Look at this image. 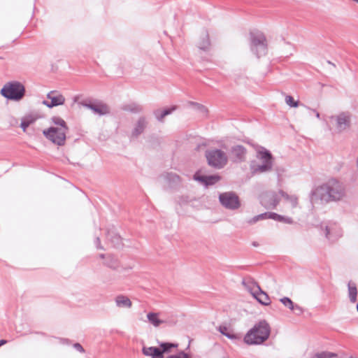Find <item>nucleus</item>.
Here are the masks:
<instances>
[{
    "mask_svg": "<svg viewBox=\"0 0 358 358\" xmlns=\"http://www.w3.org/2000/svg\"><path fill=\"white\" fill-rule=\"evenodd\" d=\"M206 157L210 166L216 169L223 168L228 162L227 154L220 149H210L206 152Z\"/></svg>",
    "mask_w": 358,
    "mask_h": 358,
    "instance_id": "nucleus-6",
    "label": "nucleus"
},
{
    "mask_svg": "<svg viewBox=\"0 0 358 358\" xmlns=\"http://www.w3.org/2000/svg\"><path fill=\"white\" fill-rule=\"evenodd\" d=\"M191 104L196 106L199 108H200L201 109V110H203V112H206V109L203 106H200L197 103H191Z\"/></svg>",
    "mask_w": 358,
    "mask_h": 358,
    "instance_id": "nucleus-43",
    "label": "nucleus"
},
{
    "mask_svg": "<svg viewBox=\"0 0 358 358\" xmlns=\"http://www.w3.org/2000/svg\"><path fill=\"white\" fill-rule=\"evenodd\" d=\"M99 257L101 259H106L104 262V264L109 268L113 269H117L119 267V263L116 258L110 255H103L101 254L99 255Z\"/></svg>",
    "mask_w": 358,
    "mask_h": 358,
    "instance_id": "nucleus-22",
    "label": "nucleus"
},
{
    "mask_svg": "<svg viewBox=\"0 0 358 358\" xmlns=\"http://www.w3.org/2000/svg\"><path fill=\"white\" fill-rule=\"evenodd\" d=\"M282 196L280 191L276 192H266L260 195V202L262 206L266 208H275L279 204Z\"/></svg>",
    "mask_w": 358,
    "mask_h": 358,
    "instance_id": "nucleus-9",
    "label": "nucleus"
},
{
    "mask_svg": "<svg viewBox=\"0 0 358 358\" xmlns=\"http://www.w3.org/2000/svg\"><path fill=\"white\" fill-rule=\"evenodd\" d=\"M280 302L290 310L292 309L294 305L292 301L288 297H283L280 299Z\"/></svg>",
    "mask_w": 358,
    "mask_h": 358,
    "instance_id": "nucleus-35",
    "label": "nucleus"
},
{
    "mask_svg": "<svg viewBox=\"0 0 358 358\" xmlns=\"http://www.w3.org/2000/svg\"><path fill=\"white\" fill-rule=\"evenodd\" d=\"M308 110H310L311 113H315V116L317 117V118H320V113H319L317 110H314V109H311V108H308Z\"/></svg>",
    "mask_w": 358,
    "mask_h": 358,
    "instance_id": "nucleus-42",
    "label": "nucleus"
},
{
    "mask_svg": "<svg viewBox=\"0 0 358 358\" xmlns=\"http://www.w3.org/2000/svg\"><path fill=\"white\" fill-rule=\"evenodd\" d=\"M254 297L262 304L267 306L270 304V298L266 293L263 292L261 288L257 292Z\"/></svg>",
    "mask_w": 358,
    "mask_h": 358,
    "instance_id": "nucleus-26",
    "label": "nucleus"
},
{
    "mask_svg": "<svg viewBox=\"0 0 358 358\" xmlns=\"http://www.w3.org/2000/svg\"><path fill=\"white\" fill-rule=\"evenodd\" d=\"M220 203L229 210H236L241 206L238 196L234 192H228L222 193L219 196Z\"/></svg>",
    "mask_w": 358,
    "mask_h": 358,
    "instance_id": "nucleus-10",
    "label": "nucleus"
},
{
    "mask_svg": "<svg viewBox=\"0 0 358 358\" xmlns=\"http://www.w3.org/2000/svg\"><path fill=\"white\" fill-rule=\"evenodd\" d=\"M266 219H267V214H266V213H262L260 215H256V216L253 217L252 218L249 220L248 221V222L250 224H253L257 222L259 220H266Z\"/></svg>",
    "mask_w": 358,
    "mask_h": 358,
    "instance_id": "nucleus-33",
    "label": "nucleus"
},
{
    "mask_svg": "<svg viewBox=\"0 0 358 358\" xmlns=\"http://www.w3.org/2000/svg\"><path fill=\"white\" fill-rule=\"evenodd\" d=\"M217 330L224 336L231 340H236L239 336L234 332V329L229 325L222 324L218 327Z\"/></svg>",
    "mask_w": 358,
    "mask_h": 358,
    "instance_id": "nucleus-19",
    "label": "nucleus"
},
{
    "mask_svg": "<svg viewBox=\"0 0 358 358\" xmlns=\"http://www.w3.org/2000/svg\"><path fill=\"white\" fill-rule=\"evenodd\" d=\"M291 310H294V311H295V313H296V315H299L302 314V313H303V308H302L300 306H299V305H297V304L294 305V306H293L292 309H291Z\"/></svg>",
    "mask_w": 358,
    "mask_h": 358,
    "instance_id": "nucleus-37",
    "label": "nucleus"
},
{
    "mask_svg": "<svg viewBox=\"0 0 358 358\" xmlns=\"http://www.w3.org/2000/svg\"><path fill=\"white\" fill-rule=\"evenodd\" d=\"M47 99L50 100H43L42 104L49 108L62 106L65 103V97L58 91L52 90L48 93Z\"/></svg>",
    "mask_w": 358,
    "mask_h": 358,
    "instance_id": "nucleus-12",
    "label": "nucleus"
},
{
    "mask_svg": "<svg viewBox=\"0 0 358 358\" xmlns=\"http://www.w3.org/2000/svg\"><path fill=\"white\" fill-rule=\"evenodd\" d=\"M159 180L171 185L178 184L180 182V177L173 173H166L160 176Z\"/></svg>",
    "mask_w": 358,
    "mask_h": 358,
    "instance_id": "nucleus-20",
    "label": "nucleus"
},
{
    "mask_svg": "<svg viewBox=\"0 0 358 358\" xmlns=\"http://www.w3.org/2000/svg\"><path fill=\"white\" fill-rule=\"evenodd\" d=\"M115 302L118 308H130L132 306L131 301L124 295H118L115 299Z\"/></svg>",
    "mask_w": 358,
    "mask_h": 358,
    "instance_id": "nucleus-21",
    "label": "nucleus"
},
{
    "mask_svg": "<svg viewBox=\"0 0 358 358\" xmlns=\"http://www.w3.org/2000/svg\"><path fill=\"white\" fill-rule=\"evenodd\" d=\"M348 296L351 302L355 303L357 301V289L356 284L354 282H348Z\"/></svg>",
    "mask_w": 358,
    "mask_h": 358,
    "instance_id": "nucleus-28",
    "label": "nucleus"
},
{
    "mask_svg": "<svg viewBox=\"0 0 358 358\" xmlns=\"http://www.w3.org/2000/svg\"><path fill=\"white\" fill-rule=\"evenodd\" d=\"M357 310L358 311V303H357Z\"/></svg>",
    "mask_w": 358,
    "mask_h": 358,
    "instance_id": "nucleus-48",
    "label": "nucleus"
},
{
    "mask_svg": "<svg viewBox=\"0 0 358 358\" xmlns=\"http://www.w3.org/2000/svg\"><path fill=\"white\" fill-rule=\"evenodd\" d=\"M129 110L134 113H139L142 110V108L139 106H134L129 108Z\"/></svg>",
    "mask_w": 358,
    "mask_h": 358,
    "instance_id": "nucleus-38",
    "label": "nucleus"
},
{
    "mask_svg": "<svg viewBox=\"0 0 358 358\" xmlns=\"http://www.w3.org/2000/svg\"><path fill=\"white\" fill-rule=\"evenodd\" d=\"M52 121L55 127H51L43 131V135L57 145H63L66 141V133L68 127L65 121L59 117H53Z\"/></svg>",
    "mask_w": 358,
    "mask_h": 358,
    "instance_id": "nucleus-3",
    "label": "nucleus"
},
{
    "mask_svg": "<svg viewBox=\"0 0 358 358\" xmlns=\"http://www.w3.org/2000/svg\"><path fill=\"white\" fill-rule=\"evenodd\" d=\"M246 152V149L243 145H235L229 150V157L234 162H241L245 161Z\"/></svg>",
    "mask_w": 358,
    "mask_h": 358,
    "instance_id": "nucleus-13",
    "label": "nucleus"
},
{
    "mask_svg": "<svg viewBox=\"0 0 358 358\" xmlns=\"http://www.w3.org/2000/svg\"><path fill=\"white\" fill-rule=\"evenodd\" d=\"M166 358H192L189 355L184 352H180L178 354L168 356Z\"/></svg>",
    "mask_w": 358,
    "mask_h": 358,
    "instance_id": "nucleus-36",
    "label": "nucleus"
},
{
    "mask_svg": "<svg viewBox=\"0 0 358 358\" xmlns=\"http://www.w3.org/2000/svg\"><path fill=\"white\" fill-rule=\"evenodd\" d=\"M243 285L245 289L249 291L254 296L257 294V292L259 291L260 287L252 280H243Z\"/></svg>",
    "mask_w": 358,
    "mask_h": 358,
    "instance_id": "nucleus-24",
    "label": "nucleus"
},
{
    "mask_svg": "<svg viewBox=\"0 0 358 358\" xmlns=\"http://www.w3.org/2000/svg\"><path fill=\"white\" fill-rule=\"evenodd\" d=\"M176 107H173L171 108L161 110L157 109L154 111V115L157 120L159 122H162L163 119L168 115L171 114L174 110Z\"/></svg>",
    "mask_w": 358,
    "mask_h": 358,
    "instance_id": "nucleus-25",
    "label": "nucleus"
},
{
    "mask_svg": "<svg viewBox=\"0 0 358 358\" xmlns=\"http://www.w3.org/2000/svg\"><path fill=\"white\" fill-rule=\"evenodd\" d=\"M194 179L205 185L206 186H208L214 185L218 182L220 179V177L217 175L202 176L199 172H196L194 175Z\"/></svg>",
    "mask_w": 358,
    "mask_h": 358,
    "instance_id": "nucleus-16",
    "label": "nucleus"
},
{
    "mask_svg": "<svg viewBox=\"0 0 358 358\" xmlns=\"http://www.w3.org/2000/svg\"><path fill=\"white\" fill-rule=\"evenodd\" d=\"M285 103L291 107H297L299 102L295 101L292 96L287 95L285 97Z\"/></svg>",
    "mask_w": 358,
    "mask_h": 358,
    "instance_id": "nucleus-34",
    "label": "nucleus"
},
{
    "mask_svg": "<svg viewBox=\"0 0 358 358\" xmlns=\"http://www.w3.org/2000/svg\"><path fill=\"white\" fill-rule=\"evenodd\" d=\"M36 120V117L33 115H28L24 116L22 119V122L20 124V127L24 131H25L27 129V127L34 123Z\"/></svg>",
    "mask_w": 358,
    "mask_h": 358,
    "instance_id": "nucleus-29",
    "label": "nucleus"
},
{
    "mask_svg": "<svg viewBox=\"0 0 358 358\" xmlns=\"http://www.w3.org/2000/svg\"><path fill=\"white\" fill-rule=\"evenodd\" d=\"M192 199L187 195H182V196H180L177 199V203L182 206H185V205H187L188 203H189V202L192 201Z\"/></svg>",
    "mask_w": 358,
    "mask_h": 358,
    "instance_id": "nucleus-32",
    "label": "nucleus"
},
{
    "mask_svg": "<svg viewBox=\"0 0 358 358\" xmlns=\"http://www.w3.org/2000/svg\"><path fill=\"white\" fill-rule=\"evenodd\" d=\"M271 328L266 320H261L250 329L244 336V342L250 345H260L269 337Z\"/></svg>",
    "mask_w": 358,
    "mask_h": 358,
    "instance_id": "nucleus-2",
    "label": "nucleus"
},
{
    "mask_svg": "<svg viewBox=\"0 0 358 358\" xmlns=\"http://www.w3.org/2000/svg\"><path fill=\"white\" fill-rule=\"evenodd\" d=\"M336 357V355L329 352H321L314 354L310 358H332Z\"/></svg>",
    "mask_w": 358,
    "mask_h": 358,
    "instance_id": "nucleus-31",
    "label": "nucleus"
},
{
    "mask_svg": "<svg viewBox=\"0 0 358 358\" xmlns=\"http://www.w3.org/2000/svg\"><path fill=\"white\" fill-rule=\"evenodd\" d=\"M83 106L92 110L94 113L99 115H105L109 112L108 108L106 105L102 103H87L86 102L82 101L79 103Z\"/></svg>",
    "mask_w": 358,
    "mask_h": 358,
    "instance_id": "nucleus-17",
    "label": "nucleus"
},
{
    "mask_svg": "<svg viewBox=\"0 0 358 358\" xmlns=\"http://www.w3.org/2000/svg\"><path fill=\"white\" fill-rule=\"evenodd\" d=\"M257 159L261 164L254 161L250 164V170L253 174H259L270 171L272 169L273 162L271 152L264 148L260 147L257 150Z\"/></svg>",
    "mask_w": 358,
    "mask_h": 358,
    "instance_id": "nucleus-4",
    "label": "nucleus"
},
{
    "mask_svg": "<svg viewBox=\"0 0 358 358\" xmlns=\"http://www.w3.org/2000/svg\"><path fill=\"white\" fill-rule=\"evenodd\" d=\"M133 266H129L128 268L127 267H124L122 269L123 271H128V270H131L132 269Z\"/></svg>",
    "mask_w": 358,
    "mask_h": 358,
    "instance_id": "nucleus-45",
    "label": "nucleus"
},
{
    "mask_svg": "<svg viewBox=\"0 0 358 358\" xmlns=\"http://www.w3.org/2000/svg\"><path fill=\"white\" fill-rule=\"evenodd\" d=\"M107 238L110 241L115 245H117L120 243V237L114 231H108Z\"/></svg>",
    "mask_w": 358,
    "mask_h": 358,
    "instance_id": "nucleus-30",
    "label": "nucleus"
},
{
    "mask_svg": "<svg viewBox=\"0 0 358 358\" xmlns=\"http://www.w3.org/2000/svg\"><path fill=\"white\" fill-rule=\"evenodd\" d=\"M178 347L177 344L171 343H162L159 348L145 347L142 349L144 355L151 358H164V355L171 352L172 348Z\"/></svg>",
    "mask_w": 358,
    "mask_h": 358,
    "instance_id": "nucleus-7",
    "label": "nucleus"
},
{
    "mask_svg": "<svg viewBox=\"0 0 358 358\" xmlns=\"http://www.w3.org/2000/svg\"><path fill=\"white\" fill-rule=\"evenodd\" d=\"M95 245L96 246V248L98 249H101V250H103V248L101 245V243H100V238L99 237H97L95 240Z\"/></svg>",
    "mask_w": 358,
    "mask_h": 358,
    "instance_id": "nucleus-41",
    "label": "nucleus"
},
{
    "mask_svg": "<svg viewBox=\"0 0 358 358\" xmlns=\"http://www.w3.org/2000/svg\"><path fill=\"white\" fill-rule=\"evenodd\" d=\"M326 238L331 242L337 241L343 236V229L337 223H328L324 229Z\"/></svg>",
    "mask_w": 358,
    "mask_h": 358,
    "instance_id": "nucleus-11",
    "label": "nucleus"
},
{
    "mask_svg": "<svg viewBox=\"0 0 358 358\" xmlns=\"http://www.w3.org/2000/svg\"><path fill=\"white\" fill-rule=\"evenodd\" d=\"M280 194L282 197L285 199V203L289 209L287 211H290V213H293V210L298 207L299 206V198L295 194H288L287 193L283 192L282 190H280Z\"/></svg>",
    "mask_w": 358,
    "mask_h": 358,
    "instance_id": "nucleus-15",
    "label": "nucleus"
},
{
    "mask_svg": "<svg viewBox=\"0 0 358 358\" xmlns=\"http://www.w3.org/2000/svg\"><path fill=\"white\" fill-rule=\"evenodd\" d=\"M78 96H76V97L74 98V101H75V102L78 101Z\"/></svg>",
    "mask_w": 358,
    "mask_h": 358,
    "instance_id": "nucleus-46",
    "label": "nucleus"
},
{
    "mask_svg": "<svg viewBox=\"0 0 358 358\" xmlns=\"http://www.w3.org/2000/svg\"><path fill=\"white\" fill-rule=\"evenodd\" d=\"M346 197V192L344 185L339 181L331 179L327 182L316 187L310 194L312 202L339 201Z\"/></svg>",
    "mask_w": 358,
    "mask_h": 358,
    "instance_id": "nucleus-1",
    "label": "nucleus"
},
{
    "mask_svg": "<svg viewBox=\"0 0 358 358\" xmlns=\"http://www.w3.org/2000/svg\"><path fill=\"white\" fill-rule=\"evenodd\" d=\"M147 318L148 322L155 327H158L164 323V321L159 319V313H149L147 315Z\"/></svg>",
    "mask_w": 358,
    "mask_h": 358,
    "instance_id": "nucleus-27",
    "label": "nucleus"
},
{
    "mask_svg": "<svg viewBox=\"0 0 358 358\" xmlns=\"http://www.w3.org/2000/svg\"><path fill=\"white\" fill-rule=\"evenodd\" d=\"M0 93L7 99L19 101L25 95V87L19 81H10L3 86Z\"/></svg>",
    "mask_w": 358,
    "mask_h": 358,
    "instance_id": "nucleus-5",
    "label": "nucleus"
},
{
    "mask_svg": "<svg viewBox=\"0 0 358 358\" xmlns=\"http://www.w3.org/2000/svg\"><path fill=\"white\" fill-rule=\"evenodd\" d=\"M331 120L337 133H342L350 127L351 117L348 113H341L337 115L331 116Z\"/></svg>",
    "mask_w": 358,
    "mask_h": 358,
    "instance_id": "nucleus-8",
    "label": "nucleus"
},
{
    "mask_svg": "<svg viewBox=\"0 0 358 358\" xmlns=\"http://www.w3.org/2000/svg\"><path fill=\"white\" fill-rule=\"evenodd\" d=\"M266 46H264V45H262V46H255V48H253V49L252 50V52H256V51H257V50H257V48H260V50H261V51L264 54V53L266 52Z\"/></svg>",
    "mask_w": 358,
    "mask_h": 358,
    "instance_id": "nucleus-39",
    "label": "nucleus"
},
{
    "mask_svg": "<svg viewBox=\"0 0 358 358\" xmlns=\"http://www.w3.org/2000/svg\"><path fill=\"white\" fill-rule=\"evenodd\" d=\"M357 2H358V0H356Z\"/></svg>",
    "mask_w": 358,
    "mask_h": 358,
    "instance_id": "nucleus-49",
    "label": "nucleus"
},
{
    "mask_svg": "<svg viewBox=\"0 0 358 358\" xmlns=\"http://www.w3.org/2000/svg\"><path fill=\"white\" fill-rule=\"evenodd\" d=\"M7 343L6 340H0V347Z\"/></svg>",
    "mask_w": 358,
    "mask_h": 358,
    "instance_id": "nucleus-44",
    "label": "nucleus"
},
{
    "mask_svg": "<svg viewBox=\"0 0 358 358\" xmlns=\"http://www.w3.org/2000/svg\"><path fill=\"white\" fill-rule=\"evenodd\" d=\"M74 348H75L77 350H78V351H80V352H84V351H85V350H84V349H83V346H82L80 343H76V344L74 345Z\"/></svg>",
    "mask_w": 358,
    "mask_h": 358,
    "instance_id": "nucleus-40",
    "label": "nucleus"
},
{
    "mask_svg": "<svg viewBox=\"0 0 358 358\" xmlns=\"http://www.w3.org/2000/svg\"><path fill=\"white\" fill-rule=\"evenodd\" d=\"M253 245H254V246H257V245H258V244H257V243H253Z\"/></svg>",
    "mask_w": 358,
    "mask_h": 358,
    "instance_id": "nucleus-47",
    "label": "nucleus"
},
{
    "mask_svg": "<svg viewBox=\"0 0 358 358\" xmlns=\"http://www.w3.org/2000/svg\"><path fill=\"white\" fill-rule=\"evenodd\" d=\"M147 124H148V122H147L145 117H139V119L137 120V122L134 126V128L131 132V136L133 137H138L140 134H141L143 132Z\"/></svg>",
    "mask_w": 358,
    "mask_h": 358,
    "instance_id": "nucleus-18",
    "label": "nucleus"
},
{
    "mask_svg": "<svg viewBox=\"0 0 358 358\" xmlns=\"http://www.w3.org/2000/svg\"><path fill=\"white\" fill-rule=\"evenodd\" d=\"M248 37L252 45H264L265 43L268 42L264 34L257 29L250 30Z\"/></svg>",
    "mask_w": 358,
    "mask_h": 358,
    "instance_id": "nucleus-14",
    "label": "nucleus"
},
{
    "mask_svg": "<svg viewBox=\"0 0 358 358\" xmlns=\"http://www.w3.org/2000/svg\"><path fill=\"white\" fill-rule=\"evenodd\" d=\"M266 214L267 219H272L286 224H292L294 222L293 219L287 216L280 215L275 213H266Z\"/></svg>",
    "mask_w": 358,
    "mask_h": 358,
    "instance_id": "nucleus-23",
    "label": "nucleus"
}]
</instances>
